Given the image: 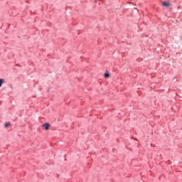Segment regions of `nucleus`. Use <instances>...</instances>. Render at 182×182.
Returning a JSON list of instances; mask_svg holds the SVG:
<instances>
[{"label":"nucleus","instance_id":"obj_2","mask_svg":"<svg viewBox=\"0 0 182 182\" xmlns=\"http://www.w3.org/2000/svg\"><path fill=\"white\" fill-rule=\"evenodd\" d=\"M164 6H170V3L167 1H164L163 4Z\"/></svg>","mask_w":182,"mask_h":182},{"label":"nucleus","instance_id":"obj_1","mask_svg":"<svg viewBox=\"0 0 182 182\" xmlns=\"http://www.w3.org/2000/svg\"><path fill=\"white\" fill-rule=\"evenodd\" d=\"M49 124L48 123H45L42 124V127L43 129H44V130H49Z\"/></svg>","mask_w":182,"mask_h":182},{"label":"nucleus","instance_id":"obj_3","mask_svg":"<svg viewBox=\"0 0 182 182\" xmlns=\"http://www.w3.org/2000/svg\"><path fill=\"white\" fill-rule=\"evenodd\" d=\"M3 83H5V80L0 78V87L2 86Z\"/></svg>","mask_w":182,"mask_h":182},{"label":"nucleus","instance_id":"obj_4","mask_svg":"<svg viewBox=\"0 0 182 182\" xmlns=\"http://www.w3.org/2000/svg\"><path fill=\"white\" fill-rule=\"evenodd\" d=\"M104 76H105V77H109V73H105V74H104Z\"/></svg>","mask_w":182,"mask_h":182},{"label":"nucleus","instance_id":"obj_5","mask_svg":"<svg viewBox=\"0 0 182 182\" xmlns=\"http://www.w3.org/2000/svg\"><path fill=\"white\" fill-rule=\"evenodd\" d=\"M5 127H8L9 126H11V123L10 122H7L5 124Z\"/></svg>","mask_w":182,"mask_h":182}]
</instances>
